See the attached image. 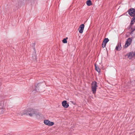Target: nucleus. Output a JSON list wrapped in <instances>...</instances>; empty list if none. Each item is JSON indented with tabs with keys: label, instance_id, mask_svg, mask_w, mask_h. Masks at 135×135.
Instances as JSON below:
<instances>
[{
	"label": "nucleus",
	"instance_id": "1",
	"mask_svg": "<svg viewBox=\"0 0 135 135\" xmlns=\"http://www.w3.org/2000/svg\"><path fill=\"white\" fill-rule=\"evenodd\" d=\"M36 114V111L34 109L31 108H29L27 110L26 112V115H29L31 117H32L34 114Z\"/></svg>",
	"mask_w": 135,
	"mask_h": 135
},
{
	"label": "nucleus",
	"instance_id": "2",
	"mask_svg": "<svg viewBox=\"0 0 135 135\" xmlns=\"http://www.w3.org/2000/svg\"><path fill=\"white\" fill-rule=\"evenodd\" d=\"M91 89L93 94H95L97 89V83L96 81L93 82L91 84Z\"/></svg>",
	"mask_w": 135,
	"mask_h": 135
},
{
	"label": "nucleus",
	"instance_id": "3",
	"mask_svg": "<svg viewBox=\"0 0 135 135\" xmlns=\"http://www.w3.org/2000/svg\"><path fill=\"white\" fill-rule=\"evenodd\" d=\"M132 41V39L131 38H128L126 42L125 45V47L127 48L131 44Z\"/></svg>",
	"mask_w": 135,
	"mask_h": 135
},
{
	"label": "nucleus",
	"instance_id": "4",
	"mask_svg": "<svg viewBox=\"0 0 135 135\" xmlns=\"http://www.w3.org/2000/svg\"><path fill=\"white\" fill-rule=\"evenodd\" d=\"M44 123L45 124L49 126H53L54 124L53 122H51L48 120H44Z\"/></svg>",
	"mask_w": 135,
	"mask_h": 135
},
{
	"label": "nucleus",
	"instance_id": "5",
	"mask_svg": "<svg viewBox=\"0 0 135 135\" xmlns=\"http://www.w3.org/2000/svg\"><path fill=\"white\" fill-rule=\"evenodd\" d=\"M129 14L131 16L133 17L135 13V9L134 8H131L128 11Z\"/></svg>",
	"mask_w": 135,
	"mask_h": 135
},
{
	"label": "nucleus",
	"instance_id": "6",
	"mask_svg": "<svg viewBox=\"0 0 135 135\" xmlns=\"http://www.w3.org/2000/svg\"><path fill=\"white\" fill-rule=\"evenodd\" d=\"M84 25L83 24H81L78 28L79 32L80 33H82L83 32L84 29Z\"/></svg>",
	"mask_w": 135,
	"mask_h": 135
},
{
	"label": "nucleus",
	"instance_id": "7",
	"mask_svg": "<svg viewBox=\"0 0 135 135\" xmlns=\"http://www.w3.org/2000/svg\"><path fill=\"white\" fill-rule=\"evenodd\" d=\"M2 101H0V114H3L5 111V109L2 107Z\"/></svg>",
	"mask_w": 135,
	"mask_h": 135
},
{
	"label": "nucleus",
	"instance_id": "8",
	"mask_svg": "<svg viewBox=\"0 0 135 135\" xmlns=\"http://www.w3.org/2000/svg\"><path fill=\"white\" fill-rule=\"evenodd\" d=\"M62 106L65 108H66L69 106V104L67 103V101L66 100L63 101L62 103Z\"/></svg>",
	"mask_w": 135,
	"mask_h": 135
},
{
	"label": "nucleus",
	"instance_id": "9",
	"mask_svg": "<svg viewBox=\"0 0 135 135\" xmlns=\"http://www.w3.org/2000/svg\"><path fill=\"white\" fill-rule=\"evenodd\" d=\"M121 42H119L116 47V49L118 51H119L121 49Z\"/></svg>",
	"mask_w": 135,
	"mask_h": 135
},
{
	"label": "nucleus",
	"instance_id": "10",
	"mask_svg": "<svg viewBox=\"0 0 135 135\" xmlns=\"http://www.w3.org/2000/svg\"><path fill=\"white\" fill-rule=\"evenodd\" d=\"M128 54V57L129 59H131L133 56L135 57V55H134V53H133V52H130L129 54Z\"/></svg>",
	"mask_w": 135,
	"mask_h": 135
},
{
	"label": "nucleus",
	"instance_id": "11",
	"mask_svg": "<svg viewBox=\"0 0 135 135\" xmlns=\"http://www.w3.org/2000/svg\"><path fill=\"white\" fill-rule=\"evenodd\" d=\"M134 19H133V18L131 20V22L130 23V28H131V29H132V25L134 23V22H135L134 21Z\"/></svg>",
	"mask_w": 135,
	"mask_h": 135
},
{
	"label": "nucleus",
	"instance_id": "12",
	"mask_svg": "<svg viewBox=\"0 0 135 135\" xmlns=\"http://www.w3.org/2000/svg\"><path fill=\"white\" fill-rule=\"evenodd\" d=\"M95 70L98 72V73H100V69L99 68V67L98 66H97L96 64H95Z\"/></svg>",
	"mask_w": 135,
	"mask_h": 135
},
{
	"label": "nucleus",
	"instance_id": "13",
	"mask_svg": "<svg viewBox=\"0 0 135 135\" xmlns=\"http://www.w3.org/2000/svg\"><path fill=\"white\" fill-rule=\"evenodd\" d=\"M86 4L88 6H90L92 4L91 1L90 0H88L86 1Z\"/></svg>",
	"mask_w": 135,
	"mask_h": 135
},
{
	"label": "nucleus",
	"instance_id": "14",
	"mask_svg": "<svg viewBox=\"0 0 135 135\" xmlns=\"http://www.w3.org/2000/svg\"><path fill=\"white\" fill-rule=\"evenodd\" d=\"M109 41V39L108 38H106L104 39L103 42L104 43L106 44Z\"/></svg>",
	"mask_w": 135,
	"mask_h": 135
},
{
	"label": "nucleus",
	"instance_id": "15",
	"mask_svg": "<svg viewBox=\"0 0 135 135\" xmlns=\"http://www.w3.org/2000/svg\"><path fill=\"white\" fill-rule=\"evenodd\" d=\"M68 39V37H66L65 38H64L62 40V42L64 43H66L67 42V39Z\"/></svg>",
	"mask_w": 135,
	"mask_h": 135
},
{
	"label": "nucleus",
	"instance_id": "16",
	"mask_svg": "<svg viewBox=\"0 0 135 135\" xmlns=\"http://www.w3.org/2000/svg\"><path fill=\"white\" fill-rule=\"evenodd\" d=\"M24 0H18V3L21 4L24 3Z\"/></svg>",
	"mask_w": 135,
	"mask_h": 135
},
{
	"label": "nucleus",
	"instance_id": "17",
	"mask_svg": "<svg viewBox=\"0 0 135 135\" xmlns=\"http://www.w3.org/2000/svg\"><path fill=\"white\" fill-rule=\"evenodd\" d=\"M106 44L105 43H104L103 42V43L102 45V47L103 48H104L106 46Z\"/></svg>",
	"mask_w": 135,
	"mask_h": 135
},
{
	"label": "nucleus",
	"instance_id": "18",
	"mask_svg": "<svg viewBox=\"0 0 135 135\" xmlns=\"http://www.w3.org/2000/svg\"><path fill=\"white\" fill-rule=\"evenodd\" d=\"M134 28H132V29H131V30H132L131 32V33H130V34H131L132 33V32L135 30V26L134 27Z\"/></svg>",
	"mask_w": 135,
	"mask_h": 135
},
{
	"label": "nucleus",
	"instance_id": "19",
	"mask_svg": "<svg viewBox=\"0 0 135 135\" xmlns=\"http://www.w3.org/2000/svg\"><path fill=\"white\" fill-rule=\"evenodd\" d=\"M133 19H134V21H135V13L134 14V15L133 16V17L132 18Z\"/></svg>",
	"mask_w": 135,
	"mask_h": 135
},
{
	"label": "nucleus",
	"instance_id": "20",
	"mask_svg": "<svg viewBox=\"0 0 135 135\" xmlns=\"http://www.w3.org/2000/svg\"><path fill=\"white\" fill-rule=\"evenodd\" d=\"M39 84H36V85H35L36 86V88H37V87H38V85Z\"/></svg>",
	"mask_w": 135,
	"mask_h": 135
},
{
	"label": "nucleus",
	"instance_id": "21",
	"mask_svg": "<svg viewBox=\"0 0 135 135\" xmlns=\"http://www.w3.org/2000/svg\"><path fill=\"white\" fill-rule=\"evenodd\" d=\"M20 113H21V114L22 115H23V114H25V113H21V112Z\"/></svg>",
	"mask_w": 135,
	"mask_h": 135
},
{
	"label": "nucleus",
	"instance_id": "22",
	"mask_svg": "<svg viewBox=\"0 0 135 135\" xmlns=\"http://www.w3.org/2000/svg\"><path fill=\"white\" fill-rule=\"evenodd\" d=\"M33 49L34 50V51H35V52H36L35 49V48H34V47L33 48Z\"/></svg>",
	"mask_w": 135,
	"mask_h": 135
},
{
	"label": "nucleus",
	"instance_id": "23",
	"mask_svg": "<svg viewBox=\"0 0 135 135\" xmlns=\"http://www.w3.org/2000/svg\"><path fill=\"white\" fill-rule=\"evenodd\" d=\"M32 44H33V45L34 46H35V43H33Z\"/></svg>",
	"mask_w": 135,
	"mask_h": 135
},
{
	"label": "nucleus",
	"instance_id": "24",
	"mask_svg": "<svg viewBox=\"0 0 135 135\" xmlns=\"http://www.w3.org/2000/svg\"><path fill=\"white\" fill-rule=\"evenodd\" d=\"M72 102V103L74 104L73 102Z\"/></svg>",
	"mask_w": 135,
	"mask_h": 135
},
{
	"label": "nucleus",
	"instance_id": "25",
	"mask_svg": "<svg viewBox=\"0 0 135 135\" xmlns=\"http://www.w3.org/2000/svg\"><path fill=\"white\" fill-rule=\"evenodd\" d=\"M134 55H135V51H134Z\"/></svg>",
	"mask_w": 135,
	"mask_h": 135
},
{
	"label": "nucleus",
	"instance_id": "26",
	"mask_svg": "<svg viewBox=\"0 0 135 135\" xmlns=\"http://www.w3.org/2000/svg\"><path fill=\"white\" fill-rule=\"evenodd\" d=\"M4 135H6V134H4Z\"/></svg>",
	"mask_w": 135,
	"mask_h": 135
}]
</instances>
